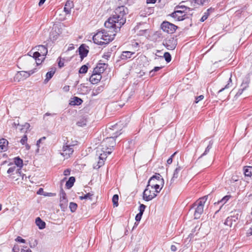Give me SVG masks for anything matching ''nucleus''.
Segmentation results:
<instances>
[{"label":"nucleus","instance_id":"1a4fd4ad","mask_svg":"<svg viewBox=\"0 0 252 252\" xmlns=\"http://www.w3.org/2000/svg\"><path fill=\"white\" fill-rule=\"evenodd\" d=\"M151 189L150 186H147L143 192V198L146 201L152 200L156 197L157 193Z\"/></svg>","mask_w":252,"mask_h":252},{"label":"nucleus","instance_id":"c85d7f7f","mask_svg":"<svg viewBox=\"0 0 252 252\" xmlns=\"http://www.w3.org/2000/svg\"><path fill=\"white\" fill-rule=\"evenodd\" d=\"M30 127V125L28 123H26L23 125H20L19 129L22 132H27Z\"/></svg>","mask_w":252,"mask_h":252},{"label":"nucleus","instance_id":"412c9836","mask_svg":"<svg viewBox=\"0 0 252 252\" xmlns=\"http://www.w3.org/2000/svg\"><path fill=\"white\" fill-rule=\"evenodd\" d=\"M74 7V3L72 1L67 0L64 5L63 10L66 14H70L71 13V9Z\"/></svg>","mask_w":252,"mask_h":252},{"label":"nucleus","instance_id":"052dcab7","mask_svg":"<svg viewBox=\"0 0 252 252\" xmlns=\"http://www.w3.org/2000/svg\"><path fill=\"white\" fill-rule=\"evenodd\" d=\"M58 65L60 68H61L64 66L63 62H62L61 60L58 62Z\"/></svg>","mask_w":252,"mask_h":252},{"label":"nucleus","instance_id":"72a5a7b5","mask_svg":"<svg viewBox=\"0 0 252 252\" xmlns=\"http://www.w3.org/2000/svg\"><path fill=\"white\" fill-rule=\"evenodd\" d=\"M212 145H213V142L212 141H210L209 142V145H208V146L206 148L204 152L201 155V156H200V158H201V157H203L204 156L206 155L208 153V152H209L210 150L212 147Z\"/></svg>","mask_w":252,"mask_h":252},{"label":"nucleus","instance_id":"09e8293b","mask_svg":"<svg viewBox=\"0 0 252 252\" xmlns=\"http://www.w3.org/2000/svg\"><path fill=\"white\" fill-rule=\"evenodd\" d=\"M16 166H13L12 167H10L8 169L7 172L8 174H12L16 170Z\"/></svg>","mask_w":252,"mask_h":252},{"label":"nucleus","instance_id":"6ab92c4d","mask_svg":"<svg viewBox=\"0 0 252 252\" xmlns=\"http://www.w3.org/2000/svg\"><path fill=\"white\" fill-rule=\"evenodd\" d=\"M101 79V73L94 72L90 78V81L93 84L98 83Z\"/></svg>","mask_w":252,"mask_h":252},{"label":"nucleus","instance_id":"393cba45","mask_svg":"<svg viewBox=\"0 0 252 252\" xmlns=\"http://www.w3.org/2000/svg\"><path fill=\"white\" fill-rule=\"evenodd\" d=\"M82 102L83 100L81 98L74 96L71 98V100L70 101L69 104L70 105H79Z\"/></svg>","mask_w":252,"mask_h":252},{"label":"nucleus","instance_id":"bb28decb","mask_svg":"<svg viewBox=\"0 0 252 252\" xmlns=\"http://www.w3.org/2000/svg\"><path fill=\"white\" fill-rule=\"evenodd\" d=\"M36 224L38 226L40 229H43L45 227V222L43 221L40 218L38 217L35 220Z\"/></svg>","mask_w":252,"mask_h":252},{"label":"nucleus","instance_id":"c9c22d12","mask_svg":"<svg viewBox=\"0 0 252 252\" xmlns=\"http://www.w3.org/2000/svg\"><path fill=\"white\" fill-rule=\"evenodd\" d=\"M93 195H94L93 194L89 192V193L86 194L84 196H80L79 198L80 200H83V199L92 200V196H93Z\"/></svg>","mask_w":252,"mask_h":252},{"label":"nucleus","instance_id":"2eb2a0df","mask_svg":"<svg viewBox=\"0 0 252 252\" xmlns=\"http://www.w3.org/2000/svg\"><path fill=\"white\" fill-rule=\"evenodd\" d=\"M239 215L237 214L236 215L228 217L225 220L224 224L229 227H231L233 222H236L238 220Z\"/></svg>","mask_w":252,"mask_h":252},{"label":"nucleus","instance_id":"dca6fc26","mask_svg":"<svg viewBox=\"0 0 252 252\" xmlns=\"http://www.w3.org/2000/svg\"><path fill=\"white\" fill-rule=\"evenodd\" d=\"M183 167L181 166H178L174 171L172 178L171 179V183H173L175 181L181 176V172Z\"/></svg>","mask_w":252,"mask_h":252},{"label":"nucleus","instance_id":"37998d69","mask_svg":"<svg viewBox=\"0 0 252 252\" xmlns=\"http://www.w3.org/2000/svg\"><path fill=\"white\" fill-rule=\"evenodd\" d=\"M88 67L86 65H82L79 69L80 73H86L88 71Z\"/></svg>","mask_w":252,"mask_h":252},{"label":"nucleus","instance_id":"49530a36","mask_svg":"<svg viewBox=\"0 0 252 252\" xmlns=\"http://www.w3.org/2000/svg\"><path fill=\"white\" fill-rule=\"evenodd\" d=\"M146 207V206L145 205L141 204L139 208V213L143 214L145 211Z\"/></svg>","mask_w":252,"mask_h":252},{"label":"nucleus","instance_id":"6e6552de","mask_svg":"<svg viewBox=\"0 0 252 252\" xmlns=\"http://www.w3.org/2000/svg\"><path fill=\"white\" fill-rule=\"evenodd\" d=\"M177 27L175 25L167 22L164 21L161 25V29L164 32L169 34L174 33Z\"/></svg>","mask_w":252,"mask_h":252},{"label":"nucleus","instance_id":"f257e3e1","mask_svg":"<svg viewBox=\"0 0 252 252\" xmlns=\"http://www.w3.org/2000/svg\"><path fill=\"white\" fill-rule=\"evenodd\" d=\"M114 11V14L104 23L105 28L114 29L115 32L120 31L121 27L126 21V16L128 13L127 7L123 4H120Z\"/></svg>","mask_w":252,"mask_h":252},{"label":"nucleus","instance_id":"423d86ee","mask_svg":"<svg viewBox=\"0 0 252 252\" xmlns=\"http://www.w3.org/2000/svg\"><path fill=\"white\" fill-rule=\"evenodd\" d=\"M76 144L72 143L68 140L63 143L60 153L64 159H68L71 157L74 152L73 147Z\"/></svg>","mask_w":252,"mask_h":252},{"label":"nucleus","instance_id":"c03bdc74","mask_svg":"<svg viewBox=\"0 0 252 252\" xmlns=\"http://www.w3.org/2000/svg\"><path fill=\"white\" fill-rule=\"evenodd\" d=\"M179 10H177L176 11H188V14H189V12L191 10L190 8L189 7H188L187 6H181L179 7Z\"/></svg>","mask_w":252,"mask_h":252},{"label":"nucleus","instance_id":"2f4dec72","mask_svg":"<svg viewBox=\"0 0 252 252\" xmlns=\"http://www.w3.org/2000/svg\"><path fill=\"white\" fill-rule=\"evenodd\" d=\"M55 73V70H51L50 71H48L46 74V79L44 80V82L45 83L48 82L49 80L52 78Z\"/></svg>","mask_w":252,"mask_h":252},{"label":"nucleus","instance_id":"4d7b16f0","mask_svg":"<svg viewBox=\"0 0 252 252\" xmlns=\"http://www.w3.org/2000/svg\"><path fill=\"white\" fill-rule=\"evenodd\" d=\"M46 139V137H42V138H41L40 139H39V140H38L37 141V142H36V145L39 147V144L41 143V141H42V140H44Z\"/></svg>","mask_w":252,"mask_h":252},{"label":"nucleus","instance_id":"6e6d98bb","mask_svg":"<svg viewBox=\"0 0 252 252\" xmlns=\"http://www.w3.org/2000/svg\"><path fill=\"white\" fill-rule=\"evenodd\" d=\"M37 244V241L36 240H34V242L33 243H32V242L30 241V245L31 247H35Z\"/></svg>","mask_w":252,"mask_h":252},{"label":"nucleus","instance_id":"603ef678","mask_svg":"<svg viewBox=\"0 0 252 252\" xmlns=\"http://www.w3.org/2000/svg\"><path fill=\"white\" fill-rule=\"evenodd\" d=\"M142 215H143V214H141L140 213L137 214L136 215V217H135V220H136V221H139L141 220V219Z\"/></svg>","mask_w":252,"mask_h":252},{"label":"nucleus","instance_id":"e2e57ef3","mask_svg":"<svg viewBox=\"0 0 252 252\" xmlns=\"http://www.w3.org/2000/svg\"><path fill=\"white\" fill-rule=\"evenodd\" d=\"M177 248L175 245H171V250L172 252H176L177 251Z\"/></svg>","mask_w":252,"mask_h":252},{"label":"nucleus","instance_id":"4c0bfd02","mask_svg":"<svg viewBox=\"0 0 252 252\" xmlns=\"http://www.w3.org/2000/svg\"><path fill=\"white\" fill-rule=\"evenodd\" d=\"M231 196L230 195H226L224 196L221 200H220V201H218V203H222V204H224L226 203L227 201L231 198Z\"/></svg>","mask_w":252,"mask_h":252},{"label":"nucleus","instance_id":"473e14b6","mask_svg":"<svg viewBox=\"0 0 252 252\" xmlns=\"http://www.w3.org/2000/svg\"><path fill=\"white\" fill-rule=\"evenodd\" d=\"M162 188V187L161 185H160V184L153 185V186L151 187V189H155V192H156V193H159L160 191Z\"/></svg>","mask_w":252,"mask_h":252},{"label":"nucleus","instance_id":"f8f14e48","mask_svg":"<svg viewBox=\"0 0 252 252\" xmlns=\"http://www.w3.org/2000/svg\"><path fill=\"white\" fill-rule=\"evenodd\" d=\"M60 206L61 208L64 210L66 209L67 206L68 200L66 198L65 192L62 189L60 192Z\"/></svg>","mask_w":252,"mask_h":252},{"label":"nucleus","instance_id":"de8ad7c7","mask_svg":"<svg viewBox=\"0 0 252 252\" xmlns=\"http://www.w3.org/2000/svg\"><path fill=\"white\" fill-rule=\"evenodd\" d=\"M27 140H28L27 136L26 135H24V136L22 137V138L21 139L20 142L22 145H24V144H26Z\"/></svg>","mask_w":252,"mask_h":252},{"label":"nucleus","instance_id":"ea45409f","mask_svg":"<svg viewBox=\"0 0 252 252\" xmlns=\"http://www.w3.org/2000/svg\"><path fill=\"white\" fill-rule=\"evenodd\" d=\"M69 208L71 212H74L77 208V205L74 202H70L69 204Z\"/></svg>","mask_w":252,"mask_h":252},{"label":"nucleus","instance_id":"f3484780","mask_svg":"<svg viewBox=\"0 0 252 252\" xmlns=\"http://www.w3.org/2000/svg\"><path fill=\"white\" fill-rule=\"evenodd\" d=\"M154 11L153 7L145 6L140 10L139 14L140 16L146 17L147 15H150L153 13Z\"/></svg>","mask_w":252,"mask_h":252},{"label":"nucleus","instance_id":"a878e982","mask_svg":"<svg viewBox=\"0 0 252 252\" xmlns=\"http://www.w3.org/2000/svg\"><path fill=\"white\" fill-rule=\"evenodd\" d=\"M244 173L246 177H251L252 176V167L245 166L244 167Z\"/></svg>","mask_w":252,"mask_h":252},{"label":"nucleus","instance_id":"69168bd1","mask_svg":"<svg viewBox=\"0 0 252 252\" xmlns=\"http://www.w3.org/2000/svg\"><path fill=\"white\" fill-rule=\"evenodd\" d=\"M63 89L65 92H68L69 90V86H65L63 87Z\"/></svg>","mask_w":252,"mask_h":252},{"label":"nucleus","instance_id":"ddd939ff","mask_svg":"<svg viewBox=\"0 0 252 252\" xmlns=\"http://www.w3.org/2000/svg\"><path fill=\"white\" fill-rule=\"evenodd\" d=\"M250 83V79L249 77H246L243 81L241 85L240 86V88L239 89L238 92L237 93L236 95L239 96L240 95L244 90H245L248 87Z\"/></svg>","mask_w":252,"mask_h":252},{"label":"nucleus","instance_id":"79ce46f5","mask_svg":"<svg viewBox=\"0 0 252 252\" xmlns=\"http://www.w3.org/2000/svg\"><path fill=\"white\" fill-rule=\"evenodd\" d=\"M163 57L167 63H169L171 60V56L168 52H165L164 54Z\"/></svg>","mask_w":252,"mask_h":252},{"label":"nucleus","instance_id":"864d4df0","mask_svg":"<svg viewBox=\"0 0 252 252\" xmlns=\"http://www.w3.org/2000/svg\"><path fill=\"white\" fill-rule=\"evenodd\" d=\"M204 98V96L203 95H200L199 96H197L195 98V102L197 103L199 101L202 100Z\"/></svg>","mask_w":252,"mask_h":252},{"label":"nucleus","instance_id":"5701e85b","mask_svg":"<svg viewBox=\"0 0 252 252\" xmlns=\"http://www.w3.org/2000/svg\"><path fill=\"white\" fill-rule=\"evenodd\" d=\"M8 144V142L6 139L4 138L0 139V152L6 151L7 149Z\"/></svg>","mask_w":252,"mask_h":252},{"label":"nucleus","instance_id":"4be33fe9","mask_svg":"<svg viewBox=\"0 0 252 252\" xmlns=\"http://www.w3.org/2000/svg\"><path fill=\"white\" fill-rule=\"evenodd\" d=\"M135 53L133 52L123 51L120 56V59L121 60L126 61L127 59L131 58L132 56Z\"/></svg>","mask_w":252,"mask_h":252},{"label":"nucleus","instance_id":"c756f323","mask_svg":"<svg viewBox=\"0 0 252 252\" xmlns=\"http://www.w3.org/2000/svg\"><path fill=\"white\" fill-rule=\"evenodd\" d=\"M75 181V178L74 177H70L65 184V186L67 187V188H71L73 186Z\"/></svg>","mask_w":252,"mask_h":252},{"label":"nucleus","instance_id":"aec40b11","mask_svg":"<svg viewBox=\"0 0 252 252\" xmlns=\"http://www.w3.org/2000/svg\"><path fill=\"white\" fill-rule=\"evenodd\" d=\"M108 65L105 63H98L94 69V72L102 73L106 69Z\"/></svg>","mask_w":252,"mask_h":252},{"label":"nucleus","instance_id":"bf43d9fd","mask_svg":"<svg viewBox=\"0 0 252 252\" xmlns=\"http://www.w3.org/2000/svg\"><path fill=\"white\" fill-rule=\"evenodd\" d=\"M20 125L19 124V121H17V123L14 122L13 124V126L15 127L16 128H18V127H20Z\"/></svg>","mask_w":252,"mask_h":252},{"label":"nucleus","instance_id":"8fccbe9b","mask_svg":"<svg viewBox=\"0 0 252 252\" xmlns=\"http://www.w3.org/2000/svg\"><path fill=\"white\" fill-rule=\"evenodd\" d=\"M15 241L18 242L22 243H25L26 242V240L25 239H23L20 236H18L16 238Z\"/></svg>","mask_w":252,"mask_h":252},{"label":"nucleus","instance_id":"e433bc0d","mask_svg":"<svg viewBox=\"0 0 252 252\" xmlns=\"http://www.w3.org/2000/svg\"><path fill=\"white\" fill-rule=\"evenodd\" d=\"M119 196L118 194H115L112 198V202L114 206L117 207L119 205L118 203Z\"/></svg>","mask_w":252,"mask_h":252},{"label":"nucleus","instance_id":"4468645a","mask_svg":"<svg viewBox=\"0 0 252 252\" xmlns=\"http://www.w3.org/2000/svg\"><path fill=\"white\" fill-rule=\"evenodd\" d=\"M211 0H189L191 6L194 8L197 7L198 6L208 4Z\"/></svg>","mask_w":252,"mask_h":252},{"label":"nucleus","instance_id":"20e7f679","mask_svg":"<svg viewBox=\"0 0 252 252\" xmlns=\"http://www.w3.org/2000/svg\"><path fill=\"white\" fill-rule=\"evenodd\" d=\"M37 51L33 53V58L35 59L37 65L41 63L47 54V48L44 45H39L36 47Z\"/></svg>","mask_w":252,"mask_h":252},{"label":"nucleus","instance_id":"f704fd0d","mask_svg":"<svg viewBox=\"0 0 252 252\" xmlns=\"http://www.w3.org/2000/svg\"><path fill=\"white\" fill-rule=\"evenodd\" d=\"M87 120L86 119L84 118H82L80 119V120L77 123V125L80 126H86L87 124Z\"/></svg>","mask_w":252,"mask_h":252},{"label":"nucleus","instance_id":"9d476101","mask_svg":"<svg viewBox=\"0 0 252 252\" xmlns=\"http://www.w3.org/2000/svg\"><path fill=\"white\" fill-rule=\"evenodd\" d=\"M158 184H160L162 187H163L164 185V180L161 178V176L159 174L154 175L151 177L148 181L147 185H148V186L152 187L153 186V185H156Z\"/></svg>","mask_w":252,"mask_h":252},{"label":"nucleus","instance_id":"5fc2aeb1","mask_svg":"<svg viewBox=\"0 0 252 252\" xmlns=\"http://www.w3.org/2000/svg\"><path fill=\"white\" fill-rule=\"evenodd\" d=\"M247 236H250L252 235V226L247 230L246 232Z\"/></svg>","mask_w":252,"mask_h":252},{"label":"nucleus","instance_id":"cd10ccee","mask_svg":"<svg viewBox=\"0 0 252 252\" xmlns=\"http://www.w3.org/2000/svg\"><path fill=\"white\" fill-rule=\"evenodd\" d=\"M214 9L212 8L208 9L207 11L204 13V15L200 19V21L202 22L205 21L208 18V16L210 15V13L211 12L214 11Z\"/></svg>","mask_w":252,"mask_h":252},{"label":"nucleus","instance_id":"9b49d317","mask_svg":"<svg viewBox=\"0 0 252 252\" xmlns=\"http://www.w3.org/2000/svg\"><path fill=\"white\" fill-rule=\"evenodd\" d=\"M163 44L168 50H174L177 45V39L170 37L164 40Z\"/></svg>","mask_w":252,"mask_h":252},{"label":"nucleus","instance_id":"b1692460","mask_svg":"<svg viewBox=\"0 0 252 252\" xmlns=\"http://www.w3.org/2000/svg\"><path fill=\"white\" fill-rule=\"evenodd\" d=\"M36 69L34 68L33 69L29 71H22L18 72L17 74L16 75V77H19V75H22V74H26V77H29L32 74H33L34 72H35Z\"/></svg>","mask_w":252,"mask_h":252},{"label":"nucleus","instance_id":"f03ea898","mask_svg":"<svg viewBox=\"0 0 252 252\" xmlns=\"http://www.w3.org/2000/svg\"><path fill=\"white\" fill-rule=\"evenodd\" d=\"M117 135L107 137L103 140L101 145L102 148H98L97 150V154L99 155V160L95 167H97V168H99L104 164V160L107 156L112 153L111 148H113L116 145L115 138L117 137Z\"/></svg>","mask_w":252,"mask_h":252},{"label":"nucleus","instance_id":"a19ab883","mask_svg":"<svg viewBox=\"0 0 252 252\" xmlns=\"http://www.w3.org/2000/svg\"><path fill=\"white\" fill-rule=\"evenodd\" d=\"M103 86H101L98 87L96 89L93 90V95H97L100 92H102L103 91Z\"/></svg>","mask_w":252,"mask_h":252},{"label":"nucleus","instance_id":"0eeeda50","mask_svg":"<svg viewBox=\"0 0 252 252\" xmlns=\"http://www.w3.org/2000/svg\"><path fill=\"white\" fill-rule=\"evenodd\" d=\"M192 14H188V11H175L171 14V16L176 20L178 21H182L185 19H188L190 22H191L190 16Z\"/></svg>","mask_w":252,"mask_h":252},{"label":"nucleus","instance_id":"0e129e2a","mask_svg":"<svg viewBox=\"0 0 252 252\" xmlns=\"http://www.w3.org/2000/svg\"><path fill=\"white\" fill-rule=\"evenodd\" d=\"M157 0H147V3H155Z\"/></svg>","mask_w":252,"mask_h":252},{"label":"nucleus","instance_id":"a18cd8bd","mask_svg":"<svg viewBox=\"0 0 252 252\" xmlns=\"http://www.w3.org/2000/svg\"><path fill=\"white\" fill-rule=\"evenodd\" d=\"M161 68V67H159V66L155 67L154 68L150 71V74H151L152 76H154V72L159 71Z\"/></svg>","mask_w":252,"mask_h":252},{"label":"nucleus","instance_id":"13d9d810","mask_svg":"<svg viewBox=\"0 0 252 252\" xmlns=\"http://www.w3.org/2000/svg\"><path fill=\"white\" fill-rule=\"evenodd\" d=\"M70 173V170L69 169H65L63 172V174L65 176H68Z\"/></svg>","mask_w":252,"mask_h":252},{"label":"nucleus","instance_id":"a211bd4d","mask_svg":"<svg viewBox=\"0 0 252 252\" xmlns=\"http://www.w3.org/2000/svg\"><path fill=\"white\" fill-rule=\"evenodd\" d=\"M88 47L86 46L85 44H82L79 48V53L81 59H84L86 57L89 52L88 49Z\"/></svg>","mask_w":252,"mask_h":252},{"label":"nucleus","instance_id":"7c9ffc66","mask_svg":"<svg viewBox=\"0 0 252 252\" xmlns=\"http://www.w3.org/2000/svg\"><path fill=\"white\" fill-rule=\"evenodd\" d=\"M14 161L15 164L17 166L21 168L22 167L23 165V160L20 158L19 157H16L14 158Z\"/></svg>","mask_w":252,"mask_h":252},{"label":"nucleus","instance_id":"7ed1b4c3","mask_svg":"<svg viewBox=\"0 0 252 252\" xmlns=\"http://www.w3.org/2000/svg\"><path fill=\"white\" fill-rule=\"evenodd\" d=\"M112 31H107L105 30H102L98 31L93 37V39L94 43L98 45H105L112 41L116 33L114 29H109Z\"/></svg>","mask_w":252,"mask_h":252},{"label":"nucleus","instance_id":"774afa93","mask_svg":"<svg viewBox=\"0 0 252 252\" xmlns=\"http://www.w3.org/2000/svg\"><path fill=\"white\" fill-rule=\"evenodd\" d=\"M21 252H32L31 250H30L29 249H28L27 250H25L24 249H21Z\"/></svg>","mask_w":252,"mask_h":252},{"label":"nucleus","instance_id":"39448f33","mask_svg":"<svg viewBox=\"0 0 252 252\" xmlns=\"http://www.w3.org/2000/svg\"><path fill=\"white\" fill-rule=\"evenodd\" d=\"M208 196V195H205L201 198H200L193 204V207H195V210L194 213L195 219H199L201 215L203 213L204 204L207 200Z\"/></svg>","mask_w":252,"mask_h":252},{"label":"nucleus","instance_id":"338daca9","mask_svg":"<svg viewBox=\"0 0 252 252\" xmlns=\"http://www.w3.org/2000/svg\"><path fill=\"white\" fill-rule=\"evenodd\" d=\"M45 0H40L38 3V5L41 6L45 2Z\"/></svg>","mask_w":252,"mask_h":252},{"label":"nucleus","instance_id":"58836bf2","mask_svg":"<svg viewBox=\"0 0 252 252\" xmlns=\"http://www.w3.org/2000/svg\"><path fill=\"white\" fill-rule=\"evenodd\" d=\"M232 80H231V77H230L227 85H225L224 88H223L221 89L218 92V93L221 92L223 90H224L225 89L229 88V87H230L232 86Z\"/></svg>","mask_w":252,"mask_h":252},{"label":"nucleus","instance_id":"680f3d73","mask_svg":"<svg viewBox=\"0 0 252 252\" xmlns=\"http://www.w3.org/2000/svg\"><path fill=\"white\" fill-rule=\"evenodd\" d=\"M74 49V47L73 44H71L69 45V47H68L67 51H70Z\"/></svg>","mask_w":252,"mask_h":252},{"label":"nucleus","instance_id":"3c124183","mask_svg":"<svg viewBox=\"0 0 252 252\" xmlns=\"http://www.w3.org/2000/svg\"><path fill=\"white\" fill-rule=\"evenodd\" d=\"M176 152H175L173 155L171 156V157L167 159V163L168 164H170L173 161V157L175 155Z\"/></svg>","mask_w":252,"mask_h":252}]
</instances>
